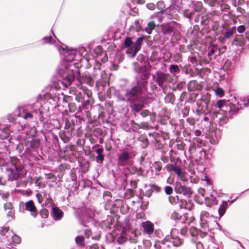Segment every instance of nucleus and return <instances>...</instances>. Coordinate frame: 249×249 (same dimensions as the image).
<instances>
[{
    "label": "nucleus",
    "instance_id": "nucleus-1",
    "mask_svg": "<svg viewBox=\"0 0 249 249\" xmlns=\"http://www.w3.org/2000/svg\"><path fill=\"white\" fill-rule=\"evenodd\" d=\"M148 78V75L145 72L140 73L136 77V82L133 83L131 88L116 90L114 96L116 101L129 103L133 112H139L144 106Z\"/></svg>",
    "mask_w": 249,
    "mask_h": 249
},
{
    "label": "nucleus",
    "instance_id": "nucleus-2",
    "mask_svg": "<svg viewBox=\"0 0 249 249\" xmlns=\"http://www.w3.org/2000/svg\"><path fill=\"white\" fill-rule=\"evenodd\" d=\"M72 66L66 61H61L57 66L55 74L52 79L51 82L55 90L62 89L65 90L71 85L74 79Z\"/></svg>",
    "mask_w": 249,
    "mask_h": 249
},
{
    "label": "nucleus",
    "instance_id": "nucleus-3",
    "mask_svg": "<svg viewBox=\"0 0 249 249\" xmlns=\"http://www.w3.org/2000/svg\"><path fill=\"white\" fill-rule=\"evenodd\" d=\"M23 161L16 157L11 158L5 169L9 181H16V186L18 187L20 179L24 175Z\"/></svg>",
    "mask_w": 249,
    "mask_h": 249
},
{
    "label": "nucleus",
    "instance_id": "nucleus-4",
    "mask_svg": "<svg viewBox=\"0 0 249 249\" xmlns=\"http://www.w3.org/2000/svg\"><path fill=\"white\" fill-rule=\"evenodd\" d=\"M200 225L201 228L203 230L200 231V235L201 237L206 236L207 232L212 229L215 225L219 226V224L217 222V217L206 211H202L200 213Z\"/></svg>",
    "mask_w": 249,
    "mask_h": 249
},
{
    "label": "nucleus",
    "instance_id": "nucleus-5",
    "mask_svg": "<svg viewBox=\"0 0 249 249\" xmlns=\"http://www.w3.org/2000/svg\"><path fill=\"white\" fill-rule=\"evenodd\" d=\"M133 37L127 36L125 37L123 43L124 48L126 49L125 53L129 58L135 57L141 50L143 41V37H138L134 42Z\"/></svg>",
    "mask_w": 249,
    "mask_h": 249
},
{
    "label": "nucleus",
    "instance_id": "nucleus-6",
    "mask_svg": "<svg viewBox=\"0 0 249 249\" xmlns=\"http://www.w3.org/2000/svg\"><path fill=\"white\" fill-rule=\"evenodd\" d=\"M161 29L163 35L172 39H176L181 31L180 24L174 20L162 24Z\"/></svg>",
    "mask_w": 249,
    "mask_h": 249
},
{
    "label": "nucleus",
    "instance_id": "nucleus-7",
    "mask_svg": "<svg viewBox=\"0 0 249 249\" xmlns=\"http://www.w3.org/2000/svg\"><path fill=\"white\" fill-rule=\"evenodd\" d=\"M172 240L173 245L178 247L183 244V239L179 235V231L176 228H173L170 231V235H167L161 241V244L167 247H170V243Z\"/></svg>",
    "mask_w": 249,
    "mask_h": 249
},
{
    "label": "nucleus",
    "instance_id": "nucleus-8",
    "mask_svg": "<svg viewBox=\"0 0 249 249\" xmlns=\"http://www.w3.org/2000/svg\"><path fill=\"white\" fill-rule=\"evenodd\" d=\"M153 78L158 86L163 89V91L165 88L167 86L171 81L170 75L169 74L164 73L160 71H157L155 75L153 76Z\"/></svg>",
    "mask_w": 249,
    "mask_h": 249
},
{
    "label": "nucleus",
    "instance_id": "nucleus-9",
    "mask_svg": "<svg viewBox=\"0 0 249 249\" xmlns=\"http://www.w3.org/2000/svg\"><path fill=\"white\" fill-rule=\"evenodd\" d=\"M77 53V50L70 48L67 46L62 48V51H60L61 57L63 59V61H66L69 63L75 59Z\"/></svg>",
    "mask_w": 249,
    "mask_h": 249
},
{
    "label": "nucleus",
    "instance_id": "nucleus-10",
    "mask_svg": "<svg viewBox=\"0 0 249 249\" xmlns=\"http://www.w3.org/2000/svg\"><path fill=\"white\" fill-rule=\"evenodd\" d=\"M24 205L23 202L20 201L19 204V211L21 213H24L25 210L30 212L31 215L36 217L37 215V212L36 207L33 200H30L26 202Z\"/></svg>",
    "mask_w": 249,
    "mask_h": 249
},
{
    "label": "nucleus",
    "instance_id": "nucleus-11",
    "mask_svg": "<svg viewBox=\"0 0 249 249\" xmlns=\"http://www.w3.org/2000/svg\"><path fill=\"white\" fill-rule=\"evenodd\" d=\"M52 199L48 197V204H50L51 208V216L55 221H60L64 216L63 212L55 204L52 202Z\"/></svg>",
    "mask_w": 249,
    "mask_h": 249
},
{
    "label": "nucleus",
    "instance_id": "nucleus-12",
    "mask_svg": "<svg viewBox=\"0 0 249 249\" xmlns=\"http://www.w3.org/2000/svg\"><path fill=\"white\" fill-rule=\"evenodd\" d=\"M53 89H55L53 84L49 87H48V104H49L50 105V107H48V111L50 107L52 108H55L58 105V94L54 93L52 95L51 94V92H53V91H52L53 90Z\"/></svg>",
    "mask_w": 249,
    "mask_h": 249
},
{
    "label": "nucleus",
    "instance_id": "nucleus-13",
    "mask_svg": "<svg viewBox=\"0 0 249 249\" xmlns=\"http://www.w3.org/2000/svg\"><path fill=\"white\" fill-rule=\"evenodd\" d=\"M175 190L177 194L182 195L186 198H190L193 194L191 187L181 184H177Z\"/></svg>",
    "mask_w": 249,
    "mask_h": 249
},
{
    "label": "nucleus",
    "instance_id": "nucleus-14",
    "mask_svg": "<svg viewBox=\"0 0 249 249\" xmlns=\"http://www.w3.org/2000/svg\"><path fill=\"white\" fill-rule=\"evenodd\" d=\"M242 108V106L234 98V101L230 103L228 106H226V110L224 111L228 112L230 116L236 114L239 110Z\"/></svg>",
    "mask_w": 249,
    "mask_h": 249
},
{
    "label": "nucleus",
    "instance_id": "nucleus-15",
    "mask_svg": "<svg viewBox=\"0 0 249 249\" xmlns=\"http://www.w3.org/2000/svg\"><path fill=\"white\" fill-rule=\"evenodd\" d=\"M1 235L3 237L8 238L7 240L8 241H9L10 239H11L13 242L17 244L20 242V237L16 235H14L13 233L9 230V228H5L1 231Z\"/></svg>",
    "mask_w": 249,
    "mask_h": 249
},
{
    "label": "nucleus",
    "instance_id": "nucleus-16",
    "mask_svg": "<svg viewBox=\"0 0 249 249\" xmlns=\"http://www.w3.org/2000/svg\"><path fill=\"white\" fill-rule=\"evenodd\" d=\"M130 159V154L127 151H123L118 156V164L119 166H125Z\"/></svg>",
    "mask_w": 249,
    "mask_h": 249
},
{
    "label": "nucleus",
    "instance_id": "nucleus-17",
    "mask_svg": "<svg viewBox=\"0 0 249 249\" xmlns=\"http://www.w3.org/2000/svg\"><path fill=\"white\" fill-rule=\"evenodd\" d=\"M217 113L215 112H210L205 114L203 118V121L207 123V125L210 126L213 120H214L215 117H217Z\"/></svg>",
    "mask_w": 249,
    "mask_h": 249
},
{
    "label": "nucleus",
    "instance_id": "nucleus-18",
    "mask_svg": "<svg viewBox=\"0 0 249 249\" xmlns=\"http://www.w3.org/2000/svg\"><path fill=\"white\" fill-rule=\"evenodd\" d=\"M89 99V94L85 91L79 92L75 97V100L77 102L82 104L85 102L88 101Z\"/></svg>",
    "mask_w": 249,
    "mask_h": 249
},
{
    "label": "nucleus",
    "instance_id": "nucleus-19",
    "mask_svg": "<svg viewBox=\"0 0 249 249\" xmlns=\"http://www.w3.org/2000/svg\"><path fill=\"white\" fill-rule=\"evenodd\" d=\"M236 28L233 26L231 28H227L225 32L222 33V39H229L236 32Z\"/></svg>",
    "mask_w": 249,
    "mask_h": 249
},
{
    "label": "nucleus",
    "instance_id": "nucleus-20",
    "mask_svg": "<svg viewBox=\"0 0 249 249\" xmlns=\"http://www.w3.org/2000/svg\"><path fill=\"white\" fill-rule=\"evenodd\" d=\"M142 227L144 231L149 235L151 234L154 231V225L149 221L142 223Z\"/></svg>",
    "mask_w": 249,
    "mask_h": 249
},
{
    "label": "nucleus",
    "instance_id": "nucleus-21",
    "mask_svg": "<svg viewBox=\"0 0 249 249\" xmlns=\"http://www.w3.org/2000/svg\"><path fill=\"white\" fill-rule=\"evenodd\" d=\"M52 35L48 36V44L51 45H54L55 47H57L59 46V41L56 38L53 32L51 31Z\"/></svg>",
    "mask_w": 249,
    "mask_h": 249
},
{
    "label": "nucleus",
    "instance_id": "nucleus-22",
    "mask_svg": "<svg viewBox=\"0 0 249 249\" xmlns=\"http://www.w3.org/2000/svg\"><path fill=\"white\" fill-rule=\"evenodd\" d=\"M228 208V203L226 201H223L218 209V214L219 218L222 217L225 214L227 209Z\"/></svg>",
    "mask_w": 249,
    "mask_h": 249
},
{
    "label": "nucleus",
    "instance_id": "nucleus-23",
    "mask_svg": "<svg viewBox=\"0 0 249 249\" xmlns=\"http://www.w3.org/2000/svg\"><path fill=\"white\" fill-rule=\"evenodd\" d=\"M200 231H203V230L201 228V229L198 230L195 227H191L189 229V232L192 236L194 237H196V238H198V237L203 238L204 237H201L200 235Z\"/></svg>",
    "mask_w": 249,
    "mask_h": 249
},
{
    "label": "nucleus",
    "instance_id": "nucleus-24",
    "mask_svg": "<svg viewBox=\"0 0 249 249\" xmlns=\"http://www.w3.org/2000/svg\"><path fill=\"white\" fill-rule=\"evenodd\" d=\"M188 89L190 91H194L199 89L198 83L196 80H192L188 84Z\"/></svg>",
    "mask_w": 249,
    "mask_h": 249
},
{
    "label": "nucleus",
    "instance_id": "nucleus-25",
    "mask_svg": "<svg viewBox=\"0 0 249 249\" xmlns=\"http://www.w3.org/2000/svg\"><path fill=\"white\" fill-rule=\"evenodd\" d=\"M39 214L42 218L41 221V228H43L46 226L47 218V210L46 209H41L40 211Z\"/></svg>",
    "mask_w": 249,
    "mask_h": 249
},
{
    "label": "nucleus",
    "instance_id": "nucleus-26",
    "mask_svg": "<svg viewBox=\"0 0 249 249\" xmlns=\"http://www.w3.org/2000/svg\"><path fill=\"white\" fill-rule=\"evenodd\" d=\"M141 22L139 20H136L135 22L130 26V29L132 31H135L137 32H139L141 30Z\"/></svg>",
    "mask_w": 249,
    "mask_h": 249
},
{
    "label": "nucleus",
    "instance_id": "nucleus-27",
    "mask_svg": "<svg viewBox=\"0 0 249 249\" xmlns=\"http://www.w3.org/2000/svg\"><path fill=\"white\" fill-rule=\"evenodd\" d=\"M156 6L158 9L162 12L168 9L170 6V4L166 5L164 1H158L156 3Z\"/></svg>",
    "mask_w": 249,
    "mask_h": 249
},
{
    "label": "nucleus",
    "instance_id": "nucleus-28",
    "mask_svg": "<svg viewBox=\"0 0 249 249\" xmlns=\"http://www.w3.org/2000/svg\"><path fill=\"white\" fill-rule=\"evenodd\" d=\"M130 124L131 126V128L125 129V131L129 132L137 131L139 127V125L136 123L133 120L130 121Z\"/></svg>",
    "mask_w": 249,
    "mask_h": 249
},
{
    "label": "nucleus",
    "instance_id": "nucleus-29",
    "mask_svg": "<svg viewBox=\"0 0 249 249\" xmlns=\"http://www.w3.org/2000/svg\"><path fill=\"white\" fill-rule=\"evenodd\" d=\"M232 45H236L237 46H243L245 43L242 40L240 39V36H235L233 40Z\"/></svg>",
    "mask_w": 249,
    "mask_h": 249
},
{
    "label": "nucleus",
    "instance_id": "nucleus-30",
    "mask_svg": "<svg viewBox=\"0 0 249 249\" xmlns=\"http://www.w3.org/2000/svg\"><path fill=\"white\" fill-rule=\"evenodd\" d=\"M175 97L172 93H169L165 97V101L166 103L174 104Z\"/></svg>",
    "mask_w": 249,
    "mask_h": 249
},
{
    "label": "nucleus",
    "instance_id": "nucleus-31",
    "mask_svg": "<svg viewBox=\"0 0 249 249\" xmlns=\"http://www.w3.org/2000/svg\"><path fill=\"white\" fill-rule=\"evenodd\" d=\"M153 168L155 170V175L159 176L160 174V172L162 169V165L160 162L156 161L153 164Z\"/></svg>",
    "mask_w": 249,
    "mask_h": 249
},
{
    "label": "nucleus",
    "instance_id": "nucleus-32",
    "mask_svg": "<svg viewBox=\"0 0 249 249\" xmlns=\"http://www.w3.org/2000/svg\"><path fill=\"white\" fill-rule=\"evenodd\" d=\"M217 118L218 119V120H219V125L220 126H222L224 124H226V123H227V122H228V120H229V119H228V117L227 116H220V114H218L217 113Z\"/></svg>",
    "mask_w": 249,
    "mask_h": 249
},
{
    "label": "nucleus",
    "instance_id": "nucleus-33",
    "mask_svg": "<svg viewBox=\"0 0 249 249\" xmlns=\"http://www.w3.org/2000/svg\"><path fill=\"white\" fill-rule=\"evenodd\" d=\"M172 170L174 171L178 176V178L182 177V171L181 168L175 165H171Z\"/></svg>",
    "mask_w": 249,
    "mask_h": 249
},
{
    "label": "nucleus",
    "instance_id": "nucleus-34",
    "mask_svg": "<svg viewBox=\"0 0 249 249\" xmlns=\"http://www.w3.org/2000/svg\"><path fill=\"white\" fill-rule=\"evenodd\" d=\"M169 71L171 74H175L179 72L180 69L177 65H171L169 67Z\"/></svg>",
    "mask_w": 249,
    "mask_h": 249
},
{
    "label": "nucleus",
    "instance_id": "nucleus-35",
    "mask_svg": "<svg viewBox=\"0 0 249 249\" xmlns=\"http://www.w3.org/2000/svg\"><path fill=\"white\" fill-rule=\"evenodd\" d=\"M207 247V249H219V245L212 240L208 241Z\"/></svg>",
    "mask_w": 249,
    "mask_h": 249
},
{
    "label": "nucleus",
    "instance_id": "nucleus-36",
    "mask_svg": "<svg viewBox=\"0 0 249 249\" xmlns=\"http://www.w3.org/2000/svg\"><path fill=\"white\" fill-rule=\"evenodd\" d=\"M219 49L217 48V46L216 45H213V48H211L209 49V53H208V55L210 56H212L213 55L214 53L215 54V56L217 55V53H219Z\"/></svg>",
    "mask_w": 249,
    "mask_h": 249
},
{
    "label": "nucleus",
    "instance_id": "nucleus-37",
    "mask_svg": "<svg viewBox=\"0 0 249 249\" xmlns=\"http://www.w3.org/2000/svg\"><path fill=\"white\" fill-rule=\"evenodd\" d=\"M155 24L154 21H151L147 24V27H146L145 30L148 34H151L152 30L155 28Z\"/></svg>",
    "mask_w": 249,
    "mask_h": 249
},
{
    "label": "nucleus",
    "instance_id": "nucleus-38",
    "mask_svg": "<svg viewBox=\"0 0 249 249\" xmlns=\"http://www.w3.org/2000/svg\"><path fill=\"white\" fill-rule=\"evenodd\" d=\"M234 65L231 61L227 60L225 62L223 69L226 71H230L233 69Z\"/></svg>",
    "mask_w": 249,
    "mask_h": 249
},
{
    "label": "nucleus",
    "instance_id": "nucleus-39",
    "mask_svg": "<svg viewBox=\"0 0 249 249\" xmlns=\"http://www.w3.org/2000/svg\"><path fill=\"white\" fill-rule=\"evenodd\" d=\"M228 106V105L226 104V102L224 100L218 101L215 105V106L219 109L223 108V111L226 110V106Z\"/></svg>",
    "mask_w": 249,
    "mask_h": 249
},
{
    "label": "nucleus",
    "instance_id": "nucleus-40",
    "mask_svg": "<svg viewBox=\"0 0 249 249\" xmlns=\"http://www.w3.org/2000/svg\"><path fill=\"white\" fill-rule=\"evenodd\" d=\"M179 217L182 219L186 218V214H184L182 216H180V215L178 213L174 212L171 215V218L175 220H178Z\"/></svg>",
    "mask_w": 249,
    "mask_h": 249
},
{
    "label": "nucleus",
    "instance_id": "nucleus-41",
    "mask_svg": "<svg viewBox=\"0 0 249 249\" xmlns=\"http://www.w3.org/2000/svg\"><path fill=\"white\" fill-rule=\"evenodd\" d=\"M77 54H79L80 56H84L87 54V50L85 47L81 46L79 47L78 50H77Z\"/></svg>",
    "mask_w": 249,
    "mask_h": 249
},
{
    "label": "nucleus",
    "instance_id": "nucleus-42",
    "mask_svg": "<svg viewBox=\"0 0 249 249\" xmlns=\"http://www.w3.org/2000/svg\"><path fill=\"white\" fill-rule=\"evenodd\" d=\"M174 61L176 63H179L182 61V54L180 53H176L173 56Z\"/></svg>",
    "mask_w": 249,
    "mask_h": 249
},
{
    "label": "nucleus",
    "instance_id": "nucleus-43",
    "mask_svg": "<svg viewBox=\"0 0 249 249\" xmlns=\"http://www.w3.org/2000/svg\"><path fill=\"white\" fill-rule=\"evenodd\" d=\"M75 242L78 245L82 246L84 245V238L82 236H77L75 238Z\"/></svg>",
    "mask_w": 249,
    "mask_h": 249
},
{
    "label": "nucleus",
    "instance_id": "nucleus-44",
    "mask_svg": "<svg viewBox=\"0 0 249 249\" xmlns=\"http://www.w3.org/2000/svg\"><path fill=\"white\" fill-rule=\"evenodd\" d=\"M127 237L123 235H120L117 238V242L119 244H122L127 240Z\"/></svg>",
    "mask_w": 249,
    "mask_h": 249
},
{
    "label": "nucleus",
    "instance_id": "nucleus-45",
    "mask_svg": "<svg viewBox=\"0 0 249 249\" xmlns=\"http://www.w3.org/2000/svg\"><path fill=\"white\" fill-rule=\"evenodd\" d=\"M150 187L152 192H154L155 193H159L161 190L160 187L154 184H151Z\"/></svg>",
    "mask_w": 249,
    "mask_h": 249
},
{
    "label": "nucleus",
    "instance_id": "nucleus-46",
    "mask_svg": "<svg viewBox=\"0 0 249 249\" xmlns=\"http://www.w3.org/2000/svg\"><path fill=\"white\" fill-rule=\"evenodd\" d=\"M197 107L196 108V112L197 114V115H200L202 114L203 113V107L201 105V104L197 103Z\"/></svg>",
    "mask_w": 249,
    "mask_h": 249
},
{
    "label": "nucleus",
    "instance_id": "nucleus-47",
    "mask_svg": "<svg viewBox=\"0 0 249 249\" xmlns=\"http://www.w3.org/2000/svg\"><path fill=\"white\" fill-rule=\"evenodd\" d=\"M224 90L222 88L220 87H218L216 88L215 90V94L217 96L221 97L224 95Z\"/></svg>",
    "mask_w": 249,
    "mask_h": 249
},
{
    "label": "nucleus",
    "instance_id": "nucleus-48",
    "mask_svg": "<svg viewBox=\"0 0 249 249\" xmlns=\"http://www.w3.org/2000/svg\"><path fill=\"white\" fill-rule=\"evenodd\" d=\"M164 191L166 195H171L173 192V190L172 187L170 186H166L164 187Z\"/></svg>",
    "mask_w": 249,
    "mask_h": 249
},
{
    "label": "nucleus",
    "instance_id": "nucleus-49",
    "mask_svg": "<svg viewBox=\"0 0 249 249\" xmlns=\"http://www.w3.org/2000/svg\"><path fill=\"white\" fill-rule=\"evenodd\" d=\"M104 157L105 156L103 154L98 155L96 158V162L99 163H102L104 160Z\"/></svg>",
    "mask_w": 249,
    "mask_h": 249
},
{
    "label": "nucleus",
    "instance_id": "nucleus-50",
    "mask_svg": "<svg viewBox=\"0 0 249 249\" xmlns=\"http://www.w3.org/2000/svg\"><path fill=\"white\" fill-rule=\"evenodd\" d=\"M85 213L86 216L89 218H92L94 215V212L90 209L86 210Z\"/></svg>",
    "mask_w": 249,
    "mask_h": 249
},
{
    "label": "nucleus",
    "instance_id": "nucleus-51",
    "mask_svg": "<svg viewBox=\"0 0 249 249\" xmlns=\"http://www.w3.org/2000/svg\"><path fill=\"white\" fill-rule=\"evenodd\" d=\"M9 196L10 194L9 192L2 193V192H1L0 197H1L4 200L7 201V199Z\"/></svg>",
    "mask_w": 249,
    "mask_h": 249
},
{
    "label": "nucleus",
    "instance_id": "nucleus-52",
    "mask_svg": "<svg viewBox=\"0 0 249 249\" xmlns=\"http://www.w3.org/2000/svg\"><path fill=\"white\" fill-rule=\"evenodd\" d=\"M156 6V5L154 3H148L146 4V7L147 8L151 10H154Z\"/></svg>",
    "mask_w": 249,
    "mask_h": 249
},
{
    "label": "nucleus",
    "instance_id": "nucleus-53",
    "mask_svg": "<svg viewBox=\"0 0 249 249\" xmlns=\"http://www.w3.org/2000/svg\"><path fill=\"white\" fill-rule=\"evenodd\" d=\"M4 208L5 210H11L13 209V207L11 203L8 202L5 203L4 205Z\"/></svg>",
    "mask_w": 249,
    "mask_h": 249
},
{
    "label": "nucleus",
    "instance_id": "nucleus-54",
    "mask_svg": "<svg viewBox=\"0 0 249 249\" xmlns=\"http://www.w3.org/2000/svg\"><path fill=\"white\" fill-rule=\"evenodd\" d=\"M176 198H177L178 201H179V197L178 196H177L176 197H173L171 196H169V200L170 202L171 203H176Z\"/></svg>",
    "mask_w": 249,
    "mask_h": 249
},
{
    "label": "nucleus",
    "instance_id": "nucleus-55",
    "mask_svg": "<svg viewBox=\"0 0 249 249\" xmlns=\"http://www.w3.org/2000/svg\"><path fill=\"white\" fill-rule=\"evenodd\" d=\"M237 30V31L238 33H243V32H245V31L246 30V28H245V26L242 25L238 26Z\"/></svg>",
    "mask_w": 249,
    "mask_h": 249
},
{
    "label": "nucleus",
    "instance_id": "nucleus-56",
    "mask_svg": "<svg viewBox=\"0 0 249 249\" xmlns=\"http://www.w3.org/2000/svg\"><path fill=\"white\" fill-rule=\"evenodd\" d=\"M187 231V230L186 229H181L180 232H179V235H182L183 236H186V232Z\"/></svg>",
    "mask_w": 249,
    "mask_h": 249
},
{
    "label": "nucleus",
    "instance_id": "nucleus-57",
    "mask_svg": "<svg viewBox=\"0 0 249 249\" xmlns=\"http://www.w3.org/2000/svg\"><path fill=\"white\" fill-rule=\"evenodd\" d=\"M85 234L86 237L89 238L91 234V232L89 230H86L85 231Z\"/></svg>",
    "mask_w": 249,
    "mask_h": 249
},
{
    "label": "nucleus",
    "instance_id": "nucleus-58",
    "mask_svg": "<svg viewBox=\"0 0 249 249\" xmlns=\"http://www.w3.org/2000/svg\"><path fill=\"white\" fill-rule=\"evenodd\" d=\"M103 151L104 149L102 148H98L95 150V152L97 154V155L103 154Z\"/></svg>",
    "mask_w": 249,
    "mask_h": 249
},
{
    "label": "nucleus",
    "instance_id": "nucleus-59",
    "mask_svg": "<svg viewBox=\"0 0 249 249\" xmlns=\"http://www.w3.org/2000/svg\"><path fill=\"white\" fill-rule=\"evenodd\" d=\"M32 117H33V115H32V113H27L25 114V115L24 116V118L25 119H27L28 118H32Z\"/></svg>",
    "mask_w": 249,
    "mask_h": 249
},
{
    "label": "nucleus",
    "instance_id": "nucleus-60",
    "mask_svg": "<svg viewBox=\"0 0 249 249\" xmlns=\"http://www.w3.org/2000/svg\"><path fill=\"white\" fill-rule=\"evenodd\" d=\"M194 134L196 137L199 136L201 135V131L199 130H196L194 132Z\"/></svg>",
    "mask_w": 249,
    "mask_h": 249
},
{
    "label": "nucleus",
    "instance_id": "nucleus-61",
    "mask_svg": "<svg viewBox=\"0 0 249 249\" xmlns=\"http://www.w3.org/2000/svg\"><path fill=\"white\" fill-rule=\"evenodd\" d=\"M98 246L97 244H93L89 247V249H98Z\"/></svg>",
    "mask_w": 249,
    "mask_h": 249
},
{
    "label": "nucleus",
    "instance_id": "nucleus-62",
    "mask_svg": "<svg viewBox=\"0 0 249 249\" xmlns=\"http://www.w3.org/2000/svg\"><path fill=\"white\" fill-rule=\"evenodd\" d=\"M87 82L88 83V84L90 86H92L93 84V81L90 77H89L87 79Z\"/></svg>",
    "mask_w": 249,
    "mask_h": 249
},
{
    "label": "nucleus",
    "instance_id": "nucleus-63",
    "mask_svg": "<svg viewBox=\"0 0 249 249\" xmlns=\"http://www.w3.org/2000/svg\"><path fill=\"white\" fill-rule=\"evenodd\" d=\"M4 153L0 152V164H3L1 161L4 160Z\"/></svg>",
    "mask_w": 249,
    "mask_h": 249
},
{
    "label": "nucleus",
    "instance_id": "nucleus-64",
    "mask_svg": "<svg viewBox=\"0 0 249 249\" xmlns=\"http://www.w3.org/2000/svg\"><path fill=\"white\" fill-rule=\"evenodd\" d=\"M36 196L37 198L38 202L41 204L42 202V200H41V199L40 198L41 195H40L39 194H37L36 195Z\"/></svg>",
    "mask_w": 249,
    "mask_h": 249
}]
</instances>
